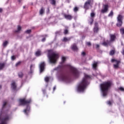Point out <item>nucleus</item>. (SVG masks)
<instances>
[{
    "label": "nucleus",
    "instance_id": "f03ea898",
    "mask_svg": "<svg viewBox=\"0 0 124 124\" xmlns=\"http://www.w3.org/2000/svg\"><path fill=\"white\" fill-rule=\"evenodd\" d=\"M112 81H108L100 84V90L103 96H106L108 94V91L112 86Z\"/></svg>",
    "mask_w": 124,
    "mask_h": 124
},
{
    "label": "nucleus",
    "instance_id": "c85d7f7f",
    "mask_svg": "<svg viewBox=\"0 0 124 124\" xmlns=\"http://www.w3.org/2000/svg\"><path fill=\"white\" fill-rule=\"evenodd\" d=\"M7 44H8V42H7V41H5V42H3V46H4V47H5V46H6V45H7Z\"/></svg>",
    "mask_w": 124,
    "mask_h": 124
},
{
    "label": "nucleus",
    "instance_id": "a878e982",
    "mask_svg": "<svg viewBox=\"0 0 124 124\" xmlns=\"http://www.w3.org/2000/svg\"><path fill=\"white\" fill-rule=\"evenodd\" d=\"M50 79V77H46L45 78V82H46V83H48L49 82V79Z\"/></svg>",
    "mask_w": 124,
    "mask_h": 124
},
{
    "label": "nucleus",
    "instance_id": "7c9ffc66",
    "mask_svg": "<svg viewBox=\"0 0 124 124\" xmlns=\"http://www.w3.org/2000/svg\"><path fill=\"white\" fill-rule=\"evenodd\" d=\"M18 76H19V78H22L23 77V73L19 72L18 73Z\"/></svg>",
    "mask_w": 124,
    "mask_h": 124
},
{
    "label": "nucleus",
    "instance_id": "ddd939ff",
    "mask_svg": "<svg viewBox=\"0 0 124 124\" xmlns=\"http://www.w3.org/2000/svg\"><path fill=\"white\" fill-rule=\"evenodd\" d=\"M100 62H94L93 64V68L94 69V70H96V67L97 66V64L98 63H100Z\"/></svg>",
    "mask_w": 124,
    "mask_h": 124
},
{
    "label": "nucleus",
    "instance_id": "1a4fd4ad",
    "mask_svg": "<svg viewBox=\"0 0 124 124\" xmlns=\"http://www.w3.org/2000/svg\"><path fill=\"white\" fill-rule=\"evenodd\" d=\"M90 6H91V0H88L84 4V8L87 10L90 8Z\"/></svg>",
    "mask_w": 124,
    "mask_h": 124
},
{
    "label": "nucleus",
    "instance_id": "c9c22d12",
    "mask_svg": "<svg viewBox=\"0 0 124 124\" xmlns=\"http://www.w3.org/2000/svg\"><path fill=\"white\" fill-rule=\"evenodd\" d=\"M118 90L121 91V92H124V88L123 87H120L118 88Z\"/></svg>",
    "mask_w": 124,
    "mask_h": 124
},
{
    "label": "nucleus",
    "instance_id": "4d7b16f0",
    "mask_svg": "<svg viewBox=\"0 0 124 124\" xmlns=\"http://www.w3.org/2000/svg\"><path fill=\"white\" fill-rule=\"evenodd\" d=\"M18 1L20 2L21 1V0H19Z\"/></svg>",
    "mask_w": 124,
    "mask_h": 124
},
{
    "label": "nucleus",
    "instance_id": "bf43d9fd",
    "mask_svg": "<svg viewBox=\"0 0 124 124\" xmlns=\"http://www.w3.org/2000/svg\"><path fill=\"white\" fill-rule=\"evenodd\" d=\"M64 103H65V102H64Z\"/></svg>",
    "mask_w": 124,
    "mask_h": 124
},
{
    "label": "nucleus",
    "instance_id": "603ef678",
    "mask_svg": "<svg viewBox=\"0 0 124 124\" xmlns=\"http://www.w3.org/2000/svg\"><path fill=\"white\" fill-rule=\"evenodd\" d=\"M45 92H46L45 90H43V93H45Z\"/></svg>",
    "mask_w": 124,
    "mask_h": 124
},
{
    "label": "nucleus",
    "instance_id": "393cba45",
    "mask_svg": "<svg viewBox=\"0 0 124 124\" xmlns=\"http://www.w3.org/2000/svg\"><path fill=\"white\" fill-rule=\"evenodd\" d=\"M21 29H22V28L20 26H18L17 27V30H16L15 31V32H19V31H21Z\"/></svg>",
    "mask_w": 124,
    "mask_h": 124
},
{
    "label": "nucleus",
    "instance_id": "423d86ee",
    "mask_svg": "<svg viewBox=\"0 0 124 124\" xmlns=\"http://www.w3.org/2000/svg\"><path fill=\"white\" fill-rule=\"evenodd\" d=\"M58 79L60 81H62V82H64V83H66L67 84L71 82L70 77L63 74H60L59 77H58Z\"/></svg>",
    "mask_w": 124,
    "mask_h": 124
},
{
    "label": "nucleus",
    "instance_id": "2eb2a0df",
    "mask_svg": "<svg viewBox=\"0 0 124 124\" xmlns=\"http://www.w3.org/2000/svg\"><path fill=\"white\" fill-rule=\"evenodd\" d=\"M109 36L111 42H113V41H114L115 39H116V36L114 34H110Z\"/></svg>",
    "mask_w": 124,
    "mask_h": 124
},
{
    "label": "nucleus",
    "instance_id": "3c124183",
    "mask_svg": "<svg viewBox=\"0 0 124 124\" xmlns=\"http://www.w3.org/2000/svg\"><path fill=\"white\" fill-rule=\"evenodd\" d=\"M122 53L124 55V48L123 49V51L122 52Z\"/></svg>",
    "mask_w": 124,
    "mask_h": 124
},
{
    "label": "nucleus",
    "instance_id": "de8ad7c7",
    "mask_svg": "<svg viewBox=\"0 0 124 124\" xmlns=\"http://www.w3.org/2000/svg\"><path fill=\"white\" fill-rule=\"evenodd\" d=\"M12 60L13 61L15 60V56H12Z\"/></svg>",
    "mask_w": 124,
    "mask_h": 124
},
{
    "label": "nucleus",
    "instance_id": "58836bf2",
    "mask_svg": "<svg viewBox=\"0 0 124 124\" xmlns=\"http://www.w3.org/2000/svg\"><path fill=\"white\" fill-rule=\"evenodd\" d=\"M20 63H21V62H17L16 64V66H19V65H20Z\"/></svg>",
    "mask_w": 124,
    "mask_h": 124
},
{
    "label": "nucleus",
    "instance_id": "473e14b6",
    "mask_svg": "<svg viewBox=\"0 0 124 124\" xmlns=\"http://www.w3.org/2000/svg\"><path fill=\"white\" fill-rule=\"evenodd\" d=\"M120 32L121 34H124V29L122 28L120 29Z\"/></svg>",
    "mask_w": 124,
    "mask_h": 124
},
{
    "label": "nucleus",
    "instance_id": "2f4dec72",
    "mask_svg": "<svg viewBox=\"0 0 124 124\" xmlns=\"http://www.w3.org/2000/svg\"><path fill=\"white\" fill-rule=\"evenodd\" d=\"M113 11H111L110 12V13L108 14V17H112V16H113Z\"/></svg>",
    "mask_w": 124,
    "mask_h": 124
},
{
    "label": "nucleus",
    "instance_id": "9d476101",
    "mask_svg": "<svg viewBox=\"0 0 124 124\" xmlns=\"http://www.w3.org/2000/svg\"><path fill=\"white\" fill-rule=\"evenodd\" d=\"M11 86V89H12V90H13L14 91H16V89H17V83H16V82H15V81L14 80H13L12 81Z\"/></svg>",
    "mask_w": 124,
    "mask_h": 124
},
{
    "label": "nucleus",
    "instance_id": "7ed1b4c3",
    "mask_svg": "<svg viewBox=\"0 0 124 124\" xmlns=\"http://www.w3.org/2000/svg\"><path fill=\"white\" fill-rule=\"evenodd\" d=\"M19 101L20 105L26 106V108L23 110V112L25 115L29 116L31 112V107L30 106V104H31V99L26 100V98H24L23 99H19Z\"/></svg>",
    "mask_w": 124,
    "mask_h": 124
},
{
    "label": "nucleus",
    "instance_id": "4468645a",
    "mask_svg": "<svg viewBox=\"0 0 124 124\" xmlns=\"http://www.w3.org/2000/svg\"><path fill=\"white\" fill-rule=\"evenodd\" d=\"M94 27L93 28L94 32H97L98 31V24L97 22H95L94 24Z\"/></svg>",
    "mask_w": 124,
    "mask_h": 124
},
{
    "label": "nucleus",
    "instance_id": "6e6552de",
    "mask_svg": "<svg viewBox=\"0 0 124 124\" xmlns=\"http://www.w3.org/2000/svg\"><path fill=\"white\" fill-rule=\"evenodd\" d=\"M111 62H115V64H113V67L114 68L117 69L118 68L119 65L121 63V62L120 61H118L115 59H112Z\"/></svg>",
    "mask_w": 124,
    "mask_h": 124
},
{
    "label": "nucleus",
    "instance_id": "864d4df0",
    "mask_svg": "<svg viewBox=\"0 0 124 124\" xmlns=\"http://www.w3.org/2000/svg\"><path fill=\"white\" fill-rule=\"evenodd\" d=\"M1 11H2V9L0 8V13L1 12Z\"/></svg>",
    "mask_w": 124,
    "mask_h": 124
},
{
    "label": "nucleus",
    "instance_id": "4be33fe9",
    "mask_svg": "<svg viewBox=\"0 0 124 124\" xmlns=\"http://www.w3.org/2000/svg\"><path fill=\"white\" fill-rule=\"evenodd\" d=\"M6 104H7V102L4 101L3 102V105H2V110H3V109H4V107H5V106H6Z\"/></svg>",
    "mask_w": 124,
    "mask_h": 124
},
{
    "label": "nucleus",
    "instance_id": "a18cd8bd",
    "mask_svg": "<svg viewBox=\"0 0 124 124\" xmlns=\"http://www.w3.org/2000/svg\"><path fill=\"white\" fill-rule=\"evenodd\" d=\"M86 44H87V45H88V46H91V45H92V44H91V42H87V43H86Z\"/></svg>",
    "mask_w": 124,
    "mask_h": 124
},
{
    "label": "nucleus",
    "instance_id": "0eeeda50",
    "mask_svg": "<svg viewBox=\"0 0 124 124\" xmlns=\"http://www.w3.org/2000/svg\"><path fill=\"white\" fill-rule=\"evenodd\" d=\"M122 25H123V16L119 15L117 17V23L116 26L117 27H122Z\"/></svg>",
    "mask_w": 124,
    "mask_h": 124
},
{
    "label": "nucleus",
    "instance_id": "13d9d810",
    "mask_svg": "<svg viewBox=\"0 0 124 124\" xmlns=\"http://www.w3.org/2000/svg\"><path fill=\"white\" fill-rule=\"evenodd\" d=\"M26 7L25 6H23V8H25Z\"/></svg>",
    "mask_w": 124,
    "mask_h": 124
},
{
    "label": "nucleus",
    "instance_id": "49530a36",
    "mask_svg": "<svg viewBox=\"0 0 124 124\" xmlns=\"http://www.w3.org/2000/svg\"><path fill=\"white\" fill-rule=\"evenodd\" d=\"M81 55L82 56H85L86 55V53H85V52H82Z\"/></svg>",
    "mask_w": 124,
    "mask_h": 124
},
{
    "label": "nucleus",
    "instance_id": "bb28decb",
    "mask_svg": "<svg viewBox=\"0 0 124 124\" xmlns=\"http://www.w3.org/2000/svg\"><path fill=\"white\" fill-rule=\"evenodd\" d=\"M114 54H115V51L114 50H111L109 52V55H110V56H113Z\"/></svg>",
    "mask_w": 124,
    "mask_h": 124
},
{
    "label": "nucleus",
    "instance_id": "09e8293b",
    "mask_svg": "<svg viewBox=\"0 0 124 124\" xmlns=\"http://www.w3.org/2000/svg\"><path fill=\"white\" fill-rule=\"evenodd\" d=\"M2 113V111H1L0 113V120L1 119V114Z\"/></svg>",
    "mask_w": 124,
    "mask_h": 124
},
{
    "label": "nucleus",
    "instance_id": "c756f323",
    "mask_svg": "<svg viewBox=\"0 0 124 124\" xmlns=\"http://www.w3.org/2000/svg\"><path fill=\"white\" fill-rule=\"evenodd\" d=\"M51 0V3L53 5H55L56 4V1L55 0Z\"/></svg>",
    "mask_w": 124,
    "mask_h": 124
},
{
    "label": "nucleus",
    "instance_id": "6e6d98bb",
    "mask_svg": "<svg viewBox=\"0 0 124 124\" xmlns=\"http://www.w3.org/2000/svg\"><path fill=\"white\" fill-rule=\"evenodd\" d=\"M0 88L1 89V85H0Z\"/></svg>",
    "mask_w": 124,
    "mask_h": 124
},
{
    "label": "nucleus",
    "instance_id": "5fc2aeb1",
    "mask_svg": "<svg viewBox=\"0 0 124 124\" xmlns=\"http://www.w3.org/2000/svg\"><path fill=\"white\" fill-rule=\"evenodd\" d=\"M56 34H58V33H59V32H56Z\"/></svg>",
    "mask_w": 124,
    "mask_h": 124
},
{
    "label": "nucleus",
    "instance_id": "4c0bfd02",
    "mask_svg": "<svg viewBox=\"0 0 124 124\" xmlns=\"http://www.w3.org/2000/svg\"><path fill=\"white\" fill-rule=\"evenodd\" d=\"M74 12H77L78 11V7H75L74 9Z\"/></svg>",
    "mask_w": 124,
    "mask_h": 124
},
{
    "label": "nucleus",
    "instance_id": "f3484780",
    "mask_svg": "<svg viewBox=\"0 0 124 124\" xmlns=\"http://www.w3.org/2000/svg\"><path fill=\"white\" fill-rule=\"evenodd\" d=\"M64 17L66 19V20H71V19H72V16L69 15H64Z\"/></svg>",
    "mask_w": 124,
    "mask_h": 124
},
{
    "label": "nucleus",
    "instance_id": "6ab92c4d",
    "mask_svg": "<svg viewBox=\"0 0 124 124\" xmlns=\"http://www.w3.org/2000/svg\"><path fill=\"white\" fill-rule=\"evenodd\" d=\"M62 66L59 65L57 68H55L54 69V70H57V71H59V70H61V69H62Z\"/></svg>",
    "mask_w": 124,
    "mask_h": 124
},
{
    "label": "nucleus",
    "instance_id": "c03bdc74",
    "mask_svg": "<svg viewBox=\"0 0 124 124\" xmlns=\"http://www.w3.org/2000/svg\"><path fill=\"white\" fill-rule=\"evenodd\" d=\"M107 104H108V105H111L112 104V102H111L110 101H108L107 102Z\"/></svg>",
    "mask_w": 124,
    "mask_h": 124
},
{
    "label": "nucleus",
    "instance_id": "f257e3e1",
    "mask_svg": "<svg viewBox=\"0 0 124 124\" xmlns=\"http://www.w3.org/2000/svg\"><path fill=\"white\" fill-rule=\"evenodd\" d=\"M91 76L84 74V78L78 85L77 91L78 93H84L88 85L90 84Z\"/></svg>",
    "mask_w": 124,
    "mask_h": 124
},
{
    "label": "nucleus",
    "instance_id": "37998d69",
    "mask_svg": "<svg viewBox=\"0 0 124 124\" xmlns=\"http://www.w3.org/2000/svg\"><path fill=\"white\" fill-rule=\"evenodd\" d=\"M93 47H96V48H99V45H93Z\"/></svg>",
    "mask_w": 124,
    "mask_h": 124
},
{
    "label": "nucleus",
    "instance_id": "f704fd0d",
    "mask_svg": "<svg viewBox=\"0 0 124 124\" xmlns=\"http://www.w3.org/2000/svg\"><path fill=\"white\" fill-rule=\"evenodd\" d=\"M66 60V57H62V62H65Z\"/></svg>",
    "mask_w": 124,
    "mask_h": 124
},
{
    "label": "nucleus",
    "instance_id": "cd10ccee",
    "mask_svg": "<svg viewBox=\"0 0 124 124\" xmlns=\"http://www.w3.org/2000/svg\"><path fill=\"white\" fill-rule=\"evenodd\" d=\"M43 38L42 40V42H44V41H45V40H46V39H45V37H47V35H45L43 36Z\"/></svg>",
    "mask_w": 124,
    "mask_h": 124
},
{
    "label": "nucleus",
    "instance_id": "5701e85b",
    "mask_svg": "<svg viewBox=\"0 0 124 124\" xmlns=\"http://www.w3.org/2000/svg\"><path fill=\"white\" fill-rule=\"evenodd\" d=\"M40 15H42L44 13V9L42 7L39 11Z\"/></svg>",
    "mask_w": 124,
    "mask_h": 124
},
{
    "label": "nucleus",
    "instance_id": "f8f14e48",
    "mask_svg": "<svg viewBox=\"0 0 124 124\" xmlns=\"http://www.w3.org/2000/svg\"><path fill=\"white\" fill-rule=\"evenodd\" d=\"M103 9L101 10V13H106L108 11V5H104L103 7Z\"/></svg>",
    "mask_w": 124,
    "mask_h": 124
},
{
    "label": "nucleus",
    "instance_id": "a19ab883",
    "mask_svg": "<svg viewBox=\"0 0 124 124\" xmlns=\"http://www.w3.org/2000/svg\"><path fill=\"white\" fill-rule=\"evenodd\" d=\"M95 15L94 14V13H91V17H94V16Z\"/></svg>",
    "mask_w": 124,
    "mask_h": 124
},
{
    "label": "nucleus",
    "instance_id": "39448f33",
    "mask_svg": "<svg viewBox=\"0 0 124 124\" xmlns=\"http://www.w3.org/2000/svg\"><path fill=\"white\" fill-rule=\"evenodd\" d=\"M65 67H67L70 70L71 73L74 77L77 78V77H79V72H78V70L72 65L70 64H66L65 65Z\"/></svg>",
    "mask_w": 124,
    "mask_h": 124
},
{
    "label": "nucleus",
    "instance_id": "b1692460",
    "mask_svg": "<svg viewBox=\"0 0 124 124\" xmlns=\"http://www.w3.org/2000/svg\"><path fill=\"white\" fill-rule=\"evenodd\" d=\"M4 63H0V70H1L4 67Z\"/></svg>",
    "mask_w": 124,
    "mask_h": 124
},
{
    "label": "nucleus",
    "instance_id": "79ce46f5",
    "mask_svg": "<svg viewBox=\"0 0 124 124\" xmlns=\"http://www.w3.org/2000/svg\"><path fill=\"white\" fill-rule=\"evenodd\" d=\"M68 32V31L67 30H65L64 31V34H67V33Z\"/></svg>",
    "mask_w": 124,
    "mask_h": 124
},
{
    "label": "nucleus",
    "instance_id": "aec40b11",
    "mask_svg": "<svg viewBox=\"0 0 124 124\" xmlns=\"http://www.w3.org/2000/svg\"><path fill=\"white\" fill-rule=\"evenodd\" d=\"M40 55H41V51H40V50H38L37 52H36L35 55L37 57H39Z\"/></svg>",
    "mask_w": 124,
    "mask_h": 124
},
{
    "label": "nucleus",
    "instance_id": "20e7f679",
    "mask_svg": "<svg viewBox=\"0 0 124 124\" xmlns=\"http://www.w3.org/2000/svg\"><path fill=\"white\" fill-rule=\"evenodd\" d=\"M47 58L50 63H56L57 60L59 59V54L52 50H48Z\"/></svg>",
    "mask_w": 124,
    "mask_h": 124
},
{
    "label": "nucleus",
    "instance_id": "8fccbe9b",
    "mask_svg": "<svg viewBox=\"0 0 124 124\" xmlns=\"http://www.w3.org/2000/svg\"><path fill=\"white\" fill-rule=\"evenodd\" d=\"M56 86H54V87H53V92H55V90H56Z\"/></svg>",
    "mask_w": 124,
    "mask_h": 124
},
{
    "label": "nucleus",
    "instance_id": "a211bd4d",
    "mask_svg": "<svg viewBox=\"0 0 124 124\" xmlns=\"http://www.w3.org/2000/svg\"><path fill=\"white\" fill-rule=\"evenodd\" d=\"M34 64H32L30 66V72L29 73V74H31L33 72V68H34Z\"/></svg>",
    "mask_w": 124,
    "mask_h": 124
},
{
    "label": "nucleus",
    "instance_id": "412c9836",
    "mask_svg": "<svg viewBox=\"0 0 124 124\" xmlns=\"http://www.w3.org/2000/svg\"><path fill=\"white\" fill-rule=\"evenodd\" d=\"M70 40V38H66V37H64L62 41H64V42H67V41H69Z\"/></svg>",
    "mask_w": 124,
    "mask_h": 124
},
{
    "label": "nucleus",
    "instance_id": "ea45409f",
    "mask_svg": "<svg viewBox=\"0 0 124 124\" xmlns=\"http://www.w3.org/2000/svg\"><path fill=\"white\" fill-rule=\"evenodd\" d=\"M31 30H27L25 31V32H26L27 33H31Z\"/></svg>",
    "mask_w": 124,
    "mask_h": 124
},
{
    "label": "nucleus",
    "instance_id": "e433bc0d",
    "mask_svg": "<svg viewBox=\"0 0 124 124\" xmlns=\"http://www.w3.org/2000/svg\"><path fill=\"white\" fill-rule=\"evenodd\" d=\"M93 18H90V25H93Z\"/></svg>",
    "mask_w": 124,
    "mask_h": 124
},
{
    "label": "nucleus",
    "instance_id": "9b49d317",
    "mask_svg": "<svg viewBox=\"0 0 124 124\" xmlns=\"http://www.w3.org/2000/svg\"><path fill=\"white\" fill-rule=\"evenodd\" d=\"M44 66H45V63L44 62L40 64V73H42L44 71Z\"/></svg>",
    "mask_w": 124,
    "mask_h": 124
},
{
    "label": "nucleus",
    "instance_id": "72a5a7b5",
    "mask_svg": "<svg viewBox=\"0 0 124 124\" xmlns=\"http://www.w3.org/2000/svg\"><path fill=\"white\" fill-rule=\"evenodd\" d=\"M108 44H109V43L108 42H104L103 43H102V45H104V46H107V45H108Z\"/></svg>",
    "mask_w": 124,
    "mask_h": 124
},
{
    "label": "nucleus",
    "instance_id": "dca6fc26",
    "mask_svg": "<svg viewBox=\"0 0 124 124\" xmlns=\"http://www.w3.org/2000/svg\"><path fill=\"white\" fill-rule=\"evenodd\" d=\"M71 49L73 51H78V47H77V46H76V44H74L73 45H72Z\"/></svg>",
    "mask_w": 124,
    "mask_h": 124
}]
</instances>
